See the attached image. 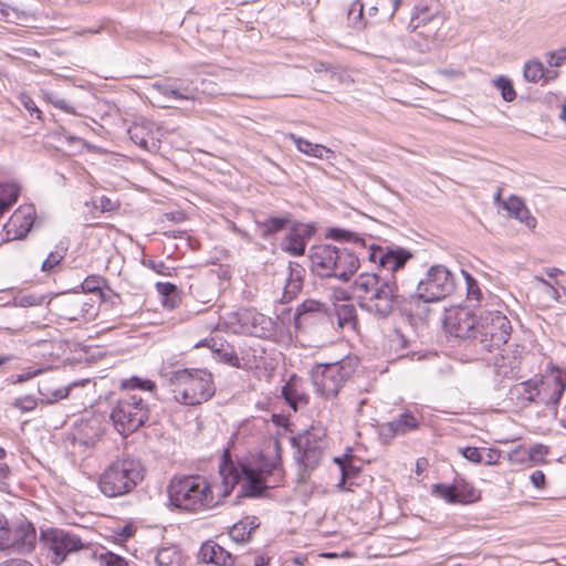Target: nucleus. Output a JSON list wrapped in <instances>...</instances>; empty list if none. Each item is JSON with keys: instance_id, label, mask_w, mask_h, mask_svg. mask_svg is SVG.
I'll return each instance as SVG.
<instances>
[{"instance_id": "obj_40", "label": "nucleus", "mask_w": 566, "mask_h": 566, "mask_svg": "<svg viewBox=\"0 0 566 566\" xmlns=\"http://www.w3.org/2000/svg\"><path fill=\"white\" fill-rule=\"evenodd\" d=\"M98 566H129L127 560L112 552L101 553L98 556Z\"/></svg>"}, {"instance_id": "obj_46", "label": "nucleus", "mask_w": 566, "mask_h": 566, "mask_svg": "<svg viewBox=\"0 0 566 566\" xmlns=\"http://www.w3.org/2000/svg\"><path fill=\"white\" fill-rule=\"evenodd\" d=\"M64 259V254L59 251L50 252L48 258L43 261L41 270L43 272H50L55 265H57Z\"/></svg>"}, {"instance_id": "obj_50", "label": "nucleus", "mask_w": 566, "mask_h": 566, "mask_svg": "<svg viewBox=\"0 0 566 566\" xmlns=\"http://www.w3.org/2000/svg\"><path fill=\"white\" fill-rule=\"evenodd\" d=\"M500 459V451L495 449H488L483 453V463L486 465H493L499 462Z\"/></svg>"}, {"instance_id": "obj_5", "label": "nucleus", "mask_w": 566, "mask_h": 566, "mask_svg": "<svg viewBox=\"0 0 566 566\" xmlns=\"http://www.w3.org/2000/svg\"><path fill=\"white\" fill-rule=\"evenodd\" d=\"M145 476L143 463L135 458L124 457L112 461L98 478V488L107 497L130 493Z\"/></svg>"}, {"instance_id": "obj_37", "label": "nucleus", "mask_w": 566, "mask_h": 566, "mask_svg": "<svg viewBox=\"0 0 566 566\" xmlns=\"http://www.w3.org/2000/svg\"><path fill=\"white\" fill-rule=\"evenodd\" d=\"M319 306H321L319 302L314 301V300H308V301L303 302L296 308V313H295V317H294L295 326L297 328H300L302 326V324L305 322L307 315L318 312Z\"/></svg>"}, {"instance_id": "obj_52", "label": "nucleus", "mask_w": 566, "mask_h": 566, "mask_svg": "<svg viewBox=\"0 0 566 566\" xmlns=\"http://www.w3.org/2000/svg\"><path fill=\"white\" fill-rule=\"evenodd\" d=\"M531 481L536 489H542L545 485V474L541 470H536L531 474Z\"/></svg>"}, {"instance_id": "obj_12", "label": "nucleus", "mask_w": 566, "mask_h": 566, "mask_svg": "<svg viewBox=\"0 0 566 566\" xmlns=\"http://www.w3.org/2000/svg\"><path fill=\"white\" fill-rule=\"evenodd\" d=\"M40 541L43 547L52 554L51 560L56 565L63 563L69 555L84 548L80 536L63 528L42 530Z\"/></svg>"}, {"instance_id": "obj_59", "label": "nucleus", "mask_w": 566, "mask_h": 566, "mask_svg": "<svg viewBox=\"0 0 566 566\" xmlns=\"http://www.w3.org/2000/svg\"><path fill=\"white\" fill-rule=\"evenodd\" d=\"M134 533V528L130 524H126L122 527L120 532L118 533V539L119 541H127Z\"/></svg>"}, {"instance_id": "obj_47", "label": "nucleus", "mask_w": 566, "mask_h": 566, "mask_svg": "<svg viewBox=\"0 0 566 566\" xmlns=\"http://www.w3.org/2000/svg\"><path fill=\"white\" fill-rule=\"evenodd\" d=\"M460 452L470 462L482 463L483 461V453L476 447H465L460 449Z\"/></svg>"}, {"instance_id": "obj_26", "label": "nucleus", "mask_w": 566, "mask_h": 566, "mask_svg": "<svg viewBox=\"0 0 566 566\" xmlns=\"http://www.w3.org/2000/svg\"><path fill=\"white\" fill-rule=\"evenodd\" d=\"M259 526L260 521L256 516H247L230 528L229 535L235 543H249L252 539L253 532L258 530Z\"/></svg>"}, {"instance_id": "obj_3", "label": "nucleus", "mask_w": 566, "mask_h": 566, "mask_svg": "<svg viewBox=\"0 0 566 566\" xmlns=\"http://www.w3.org/2000/svg\"><path fill=\"white\" fill-rule=\"evenodd\" d=\"M167 492L175 507L188 512L207 511L219 503L213 496L210 482L202 475L174 476Z\"/></svg>"}, {"instance_id": "obj_2", "label": "nucleus", "mask_w": 566, "mask_h": 566, "mask_svg": "<svg viewBox=\"0 0 566 566\" xmlns=\"http://www.w3.org/2000/svg\"><path fill=\"white\" fill-rule=\"evenodd\" d=\"M275 449H279L277 442H275ZM219 474L221 478V496H228L233 488L240 484L241 490L237 496L239 499L261 496L269 488L266 475L275 476L276 482L282 478L283 471L277 452L271 464H262L260 468L253 469L247 462L233 461L230 457V451L224 450L219 463Z\"/></svg>"}, {"instance_id": "obj_48", "label": "nucleus", "mask_w": 566, "mask_h": 566, "mask_svg": "<svg viewBox=\"0 0 566 566\" xmlns=\"http://www.w3.org/2000/svg\"><path fill=\"white\" fill-rule=\"evenodd\" d=\"M548 55L549 59L547 62L551 66H560L566 63V48L551 52Z\"/></svg>"}, {"instance_id": "obj_38", "label": "nucleus", "mask_w": 566, "mask_h": 566, "mask_svg": "<svg viewBox=\"0 0 566 566\" xmlns=\"http://www.w3.org/2000/svg\"><path fill=\"white\" fill-rule=\"evenodd\" d=\"M523 75L526 81L536 83L545 75L544 65L539 61H528L524 65Z\"/></svg>"}, {"instance_id": "obj_14", "label": "nucleus", "mask_w": 566, "mask_h": 566, "mask_svg": "<svg viewBox=\"0 0 566 566\" xmlns=\"http://www.w3.org/2000/svg\"><path fill=\"white\" fill-rule=\"evenodd\" d=\"M433 493L451 504H470L480 499L479 491L463 479H455L450 485L434 484Z\"/></svg>"}, {"instance_id": "obj_62", "label": "nucleus", "mask_w": 566, "mask_h": 566, "mask_svg": "<svg viewBox=\"0 0 566 566\" xmlns=\"http://www.w3.org/2000/svg\"><path fill=\"white\" fill-rule=\"evenodd\" d=\"M268 563H269V558L265 557L264 555L255 556L254 562H253L254 566H266Z\"/></svg>"}, {"instance_id": "obj_27", "label": "nucleus", "mask_w": 566, "mask_h": 566, "mask_svg": "<svg viewBox=\"0 0 566 566\" xmlns=\"http://www.w3.org/2000/svg\"><path fill=\"white\" fill-rule=\"evenodd\" d=\"M304 269L297 263H290L289 276L283 291V298L289 302L293 300L303 287Z\"/></svg>"}, {"instance_id": "obj_15", "label": "nucleus", "mask_w": 566, "mask_h": 566, "mask_svg": "<svg viewBox=\"0 0 566 566\" xmlns=\"http://www.w3.org/2000/svg\"><path fill=\"white\" fill-rule=\"evenodd\" d=\"M566 388V373L556 370L551 376L539 380L538 402L543 405H552L556 408Z\"/></svg>"}, {"instance_id": "obj_49", "label": "nucleus", "mask_w": 566, "mask_h": 566, "mask_svg": "<svg viewBox=\"0 0 566 566\" xmlns=\"http://www.w3.org/2000/svg\"><path fill=\"white\" fill-rule=\"evenodd\" d=\"M130 382L133 388H139L148 391H154L156 389V384L149 379H139L135 377Z\"/></svg>"}, {"instance_id": "obj_31", "label": "nucleus", "mask_w": 566, "mask_h": 566, "mask_svg": "<svg viewBox=\"0 0 566 566\" xmlns=\"http://www.w3.org/2000/svg\"><path fill=\"white\" fill-rule=\"evenodd\" d=\"M154 562L156 566H179L182 555L176 545L164 546L157 551Z\"/></svg>"}, {"instance_id": "obj_10", "label": "nucleus", "mask_w": 566, "mask_h": 566, "mask_svg": "<svg viewBox=\"0 0 566 566\" xmlns=\"http://www.w3.org/2000/svg\"><path fill=\"white\" fill-rule=\"evenodd\" d=\"M475 328V342L488 352L505 345L512 333L510 319L499 310L480 311Z\"/></svg>"}, {"instance_id": "obj_7", "label": "nucleus", "mask_w": 566, "mask_h": 566, "mask_svg": "<svg viewBox=\"0 0 566 566\" xmlns=\"http://www.w3.org/2000/svg\"><path fill=\"white\" fill-rule=\"evenodd\" d=\"M356 367V358L349 356L334 363L316 364L311 373L316 392L326 399L335 398Z\"/></svg>"}, {"instance_id": "obj_44", "label": "nucleus", "mask_w": 566, "mask_h": 566, "mask_svg": "<svg viewBox=\"0 0 566 566\" xmlns=\"http://www.w3.org/2000/svg\"><path fill=\"white\" fill-rule=\"evenodd\" d=\"M534 280L535 282H537V287L543 294H545L548 298L553 301L559 302L560 295L558 291L549 282H547L545 279L541 276H535Z\"/></svg>"}, {"instance_id": "obj_1", "label": "nucleus", "mask_w": 566, "mask_h": 566, "mask_svg": "<svg viewBox=\"0 0 566 566\" xmlns=\"http://www.w3.org/2000/svg\"><path fill=\"white\" fill-rule=\"evenodd\" d=\"M368 259L388 274L360 273L352 285V294L363 311L377 318L388 317L396 307L409 298L408 291L399 285L398 272L412 254L402 248L371 245Z\"/></svg>"}, {"instance_id": "obj_54", "label": "nucleus", "mask_w": 566, "mask_h": 566, "mask_svg": "<svg viewBox=\"0 0 566 566\" xmlns=\"http://www.w3.org/2000/svg\"><path fill=\"white\" fill-rule=\"evenodd\" d=\"M157 291L165 295V296H168L172 293H175L177 291V287L175 284L172 283H157Z\"/></svg>"}, {"instance_id": "obj_45", "label": "nucleus", "mask_w": 566, "mask_h": 566, "mask_svg": "<svg viewBox=\"0 0 566 566\" xmlns=\"http://www.w3.org/2000/svg\"><path fill=\"white\" fill-rule=\"evenodd\" d=\"M12 531L13 526L9 527L8 522L0 521V549H9L10 546H12L13 542L11 541L12 537Z\"/></svg>"}, {"instance_id": "obj_9", "label": "nucleus", "mask_w": 566, "mask_h": 566, "mask_svg": "<svg viewBox=\"0 0 566 566\" xmlns=\"http://www.w3.org/2000/svg\"><path fill=\"white\" fill-rule=\"evenodd\" d=\"M149 418V408L142 396L125 394L115 403L111 412L114 428L122 436L138 430Z\"/></svg>"}, {"instance_id": "obj_36", "label": "nucleus", "mask_w": 566, "mask_h": 566, "mask_svg": "<svg viewBox=\"0 0 566 566\" xmlns=\"http://www.w3.org/2000/svg\"><path fill=\"white\" fill-rule=\"evenodd\" d=\"M101 437V429L94 428L90 426L88 423H84L81 426V428L77 431V434L75 436V440H77L80 443L84 444L85 447H93Z\"/></svg>"}, {"instance_id": "obj_24", "label": "nucleus", "mask_w": 566, "mask_h": 566, "mask_svg": "<svg viewBox=\"0 0 566 566\" xmlns=\"http://www.w3.org/2000/svg\"><path fill=\"white\" fill-rule=\"evenodd\" d=\"M198 557L203 563L217 566H232L234 563L233 556L228 551L211 541L201 545Z\"/></svg>"}, {"instance_id": "obj_34", "label": "nucleus", "mask_w": 566, "mask_h": 566, "mask_svg": "<svg viewBox=\"0 0 566 566\" xmlns=\"http://www.w3.org/2000/svg\"><path fill=\"white\" fill-rule=\"evenodd\" d=\"M337 323L342 328L355 329L356 327V310L353 305H340L336 311Z\"/></svg>"}, {"instance_id": "obj_4", "label": "nucleus", "mask_w": 566, "mask_h": 566, "mask_svg": "<svg viewBox=\"0 0 566 566\" xmlns=\"http://www.w3.org/2000/svg\"><path fill=\"white\" fill-rule=\"evenodd\" d=\"M312 271L322 277L348 279L358 270V256L347 250L332 244H317L310 249Z\"/></svg>"}, {"instance_id": "obj_32", "label": "nucleus", "mask_w": 566, "mask_h": 566, "mask_svg": "<svg viewBox=\"0 0 566 566\" xmlns=\"http://www.w3.org/2000/svg\"><path fill=\"white\" fill-rule=\"evenodd\" d=\"M210 348L214 353L216 358L218 360H220L229 366H232V367H237V368L241 367L240 360H239V357H238L235 350L229 344H227V345L220 344L218 346V343L212 339V345H210Z\"/></svg>"}, {"instance_id": "obj_8", "label": "nucleus", "mask_w": 566, "mask_h": 566, "mask_svg": "<svg viewBox=\"0 0 566 566\" xmlns=\"http://www.w3.org/2000/svg\"><path fill=\"white\" fill-rule=\"evenodd\" d=\"M455 290L454 274L444 265L430 266L417 282L416 291L408 292L410 301L422 300L424 303L439 302Z\"/></svg>"}, {"instance_id": "obj_22", "label": "nucleus", "mask_w": 566, "mask_h": 566, "mask_svg": "<svg viewBox=\"0 0 566 566\" xmlns=\"http://www.w3.org/2000/svg\"><path fill=\"white\" fill-rule=\"evenodd\" d=\"M240 321L247 326L251 335L266 337L273 331V321L254 310H247L241 314Z\"/></svg>"}, {"instance_id": "obj_55", "label": "nucleus", "mask_w": 566, "mask_h": 566, "mask_svg": "<svg viewBox=\"0 0 566 566\" xmlns=\"http://www.w3.org/2000/svg\"><path fill=\"white\" fill-rule=\"evenodd\" d=\"M547 453V450L543 446H535L530 451V458L533 461L542 459Z\"/></svg>"}, {"instance_id": "obj_33", "label": "nucleus", "mask_w": 566, "mask_h": 566, "mask_svg": "<svg viewBox=\"0 0 566 566\" xmlns=\"http://www.w3.org/2000/svg\"><path fill=\"white\" fill-rule=\"evenodd\" d=\"M20 189L15 184L0 185V217L14 205L19 198Z\"/></svg>"}, {"instance_id": "obj_29", "label": "nucleus", "mask_w": 566, "mask_h": 566, "mask_svg": "<svg viewBox=\"0 0 566 566\" xmlns=\"http://www.w3.org/2000/svg\"><path fill=\"white\" fill-rule=\"evenodd\" d=\"M295 144L296 148L307 155L312 156L314 158L324 159L329 158V154H333L331 149L327 147L321 145V144H313L306 139H303L302 137H298L294 134H290L289 136Z\"/></svg>"}, {"instance_id": "obj_63", "label": "nucleus", "mask_w": 566, "mask_h": 566, "mask_svg": "<svg viewBox=\"0 0 566 566\" xmlns=\"http://www.w3.org/2000/svg\"><path fill=\"white\" fill-rule=\"evenodd\" d=\"M339 463H340V470H342V478H340V481L338 483V486L340 489H344V483H345L346 476L348 475V471H347V469L345 468V465L342 462H339Z\"/></svg>"}, {"instance_id": "obj_19", "label": "nucleus", "mask_w": 566, "mask_h": 566, "mask_svg": "<svg viewBox=\"0 0 566 566\" xmlns=\"http://www.w3.org/2000/svg\"><path fill=\"white\" fill-rule=\"evenodd\" d=\"M312 237V230L305 224H295L282 239L281 249L294 256L303 255L306 243Z\"/></svg>"}, {"instance_id": "obj_35", "label": "nucleus", "mask_w": 566, "mask_h": 566, "mask_svg": "<svg viewBox=\"0 0 566 566\" xmlns=\"http://www.w3.org/2000/svg\"><path fill=\"white\" fill-rule=\"evenodd\" d=\"M461 272L464 276L465 284H467L468 302L473 303V305H480L481 302L483 301V293L476 282V280L467 271L462 270Z\"/></svg>"}, {"instance_id": "obj_53", "label": "nucleus", "mask_w": 566, "mask_h": 566, "mask_svg": "<svg viewBox=\"0 0 566 566\" xmlns=\"http://www.w3.org/2000/svg\"><path fill=\"white\" fill-rule=\"evenodd\" d=\"M145 265H147L149 269L155 271L158 274H164L166 265L163 261H156V260H147L144 262Z\"/></svg>"}, {"instance_id": "obj_51", "label": "nucleus", "mask_w": 566, "mask_h": 566, "mask_svg": "<svg viewBox=\"0 0 566 566\" xmlns=\"http://www.w3.org/2000/svg\"><path fill=\"white\" fill-rule=\"evenodd\" d=\"M49 101L56 107V108H60V109H63L67 113H73V108L69 105V103L64 99V98H61V97H57V96H54L53 94L51 96H49Z\"/></svg>"}, {"instance_id": "obj_41", "label": "nucleus", "mask_w": 566, "mask_h": 566, "mask_svg": "<svg viewBox=\"0 0 566 566\" xmlns=\"http://www.w3.org/2000/svg\"><path fill=\"white\" fill-rule=\"evenodd\" d=\"M539 387V380L530 379L527 381H524L521 384L522 392L521 396L530 401H536V398H538V394H534L538 390Z\"/></svg>"}, {"instance_id": "obj_30", "label": "nucleus", "mask_w": 566, "mask_h": 566, "mask_svg": "<svg viewBox=\"0 0 566 566\" xmlns=\"http://www.w3.org/2000/svg\"><path fill=\"white\" fill-rule=\"evenodd\" d=\"M282 396L294 410L297 409L298 405H307L308 402V395L293 379L282 388Z\"/></svg>"}, {"instance_id": "obj_42", "label": "nucleus", "mask_w": 566, "mask_h": 566, "mask_svg": "<svg viewBox=\"0 0 566 566\" xmlns=\"http://www.w3.org/2000/svg\"><path fill=\"white\" fill-rule=\"evenodd\" d=\"M64 305L66 310L62 315L71 321L76 319L83 313V303L77 297L65 301Z\"/></svg>"}, {"instance_id": "obj_57", "label": "nucleus", "mask_w": 566, "mask_h": 566, "mask_svg": "<svg viewBox=\"0 0 566 566\" xmlns=\"http://www.w3.org/2000/svg\"><path fill=\"white\" fill-rule=\"evenodd\" d=\"M21 103L23 104V106L30 111V112H36V113H41L40 109L38 108V106L35 105L34 101L30 97V96H27V95H22L21 96Z\"/></svg>"}, {"instance_id": "obj_61", "label": "nucleus", "mask_w": 566, "mask_h": 566, "mask_svg": "<svg viewBox=\"0 0 566 566\" xmlns=\"http://www.w3.org/2000/svg\"><path fill=\"white\" fill-rule=\"evenodd\" d=\"M40 373V370H34V371H28V373H24V374H20L17 376V381L15 382H24L29 379H31L32 377L36 376L38 374Z\"/></svg>"}, {"instance_id": "obj_25", "label": "nucleus", "mask_w": 566, "mask_h": 566, "mask_svg": "<svg viewBox=\"0 0 566 566\" xmlns=\"http://www.w3.org/2000/svg\"><path fill=\"white\" fill-rule=\"evenodd\" d=\"M503 208L511 217L524 223L528 229L533 230L536 228L537 221L535 217L531 214L522 198L514 195L510 196L507 200L503 202Z\"/></svg>"}, {"instance_id": "obj_64", "label": "nucleus", "mask_w": 566, "mask_h": 566, "mask_svg": "<svg viewBox=\"0 0 566 566\" xmlns=\"http://www.w3.org/2000/svg\"><path fill=\"white\" fill-rule=\"evenodd\" d=\"M102 208L103 210H112L113 208V205H112V201L105 197L102 198Z\"/></svg>"}, {"instance_id": "obj_18", "label": "nucleus", "mask_w": 566, "mask_h": 566, "mask_svg": "<svg viewBox=\"0 0 566 566\" xmlns=\"http://www.w3.org/2000/svg\"><path fill=\"white\" fill-rule=\"evenodd\" d=\"M12 546L9 549L18 553H30L36 544V531L33 524L27 520H21L13 525Z\"/></svg>"}, {"instance_id": "obj_28", "label": "nucleus", "mask_w": 566, "mask_h": 566, "mask_svg": "<svg viewBox=\"0 0 566 566\" xmlns=\"http://www.w3.org/2000/svg\"><path fill=\"white\" fill-rule=\"evenodd\" d=\"M291 222V219L289 216L283 217H265L263 219L255 220L256 230L259 234L268 239L275 233L282 231L287 227V224Z\"/></svg>"}, {"instance_id": "obj_11", "label": "nucleus", "mask_w": 566, "mask_h": 566, "mask_svg": "<svg viewBox=\"0 0 566 566\" xmlns=\"http://www.w3.org/2000/svg\"><path fill=\"white\" fill-rule=\"evenodd\" d=\"M297 448V460L304 467L301 473V480L305 481L307 471L316 468L324 454L327 447L326 433L323 428L312 427L310 430L293 439Z\"/></svg>"}, {"instance_id": "obj_60", "label": "nucleus", "mask_w": 566, "mask_h": 566, "mask_svg": "<svg viewBox=\"0 0 566 566\" xmlns=\"http://www.w3.org/2000/svg\"><path fill=\"white\" fill-rule=\"evenodd\" d=\"M2 566H33L30 562L22 558H11L2 563Z\"/></svg>"}, {"instance_id": "obj_23", "label": "nucleus", "mask_w": 566, "mask_h": 566, "mask_svg": "<svg viewBox=\"0 0 566 566\" xmlns=\"http://www.w3.org/2000/svg\"><path fill=\"white\" fill-rule=\"evenodd\" d=\"M153 88L160 95L175 101L195 99L197 95V90L190 85L178 84L170 80L156 82L153 84Z\"/></svg>"}, {"instance_id": "obj_17", "label": "nucleus", "mask_w": 566, "mask_h": 566, "mask_svg": "<svg viewBox=\"0 0 566 566\" xmlns=\"http://www.w3.org/2000/svg\"><path fill=\"white\" fill-rule=\"evenodd\" d=\"M440 21L441 19L430 12L428 7H416L411 15L410 28H412L419 36L433 40L437 35V28Z\"/></svg>"}, {"instance_id": "obj_43", "label": "nucleus", "mask_w": 566, "mask_h": 566, "mask_svg": "<svg viewBox=\"0 0 566 566\" xmlns=\"http://www.w3.org/2000/svg\"><path fill=\"white\" fill-rule=\"evenodd\" d=\"M328 237L336 241H347V242L354 241L356 243L363 244V239L358 238L355 233L347 231V230H343V229H337V228L331 229L328 231Z\"/></svg>"}, {"instance_id": "obj_6", "label": "nucleus", "mask_w": 566, "mask_h": 566, "mask_svg": "<svg viewBox=\"0 0 566 566\" xmlns=\"http://www.w3.org/2000/svg\"><path fill=\"white\" fill-rule=\"evenodd\" d=\"M170 382L175 399L186 406L206 402L216 392L212 374L207 369H179Z\"/></svg>"}, {"instance_id": "obj_13", "label": "nucleus", "mask_w": 566, "mask_h": 566, "mask_svg": "<svg viewBox=\"0 0 566 566\" xmlns=\"http://www.w3.org/2000/svg\"><path fill=\"white\" fill-rule=\"evenodd\" d=\"M479 316L476 317L467 307H457L447 311L444 316V327L451 335L475 340Z\"/></svg>"}, {"instance_id": "obj_56", "label": "nucleus", "mask_w": 566, "mask_h": 566, "mask_svg": "<svg viewBox=\"0 0 566 566\" xmlns=\"http://www.w3.org/2000/svg\"><path fill=\"white\" fill-rule=\"evenodd\" d=\"M84 289L88 292L101 291V287L98 286V277H87L84 282Z\"/></svg>"}, {"instance_id": "obj_39", "label": "nucleus", "mask_w": 566, "mask_h": 566, "mask_svg": "<svg viewBox=\"0 0 566 566\" xmlns=\"http://www.w3.org/2000/svg\"><path fill=\"white\" fill-rule=\"evenodd\" d=\"M493 84L501 92L504 101L512 102L515 99L516 93L511 80L505 76H499L493 81Z\"/></svg>"}, {"instance_id": "obj_20", "label": "nucleus", "mask_w": 566, "mask_h": 566, "mask_svg": "<svg viewBox=\"0 0 566 566\" xmlns=\"http://www.w3.org/2000/svg\"><path fill=\"white\" fill-rule=\"evenodd\" d=\"M155 124L148 119L135 122L127 130L129 138L140 148L154 151L158 148V139L154 132Z\"/></svg>"}, {"instance_id": "obj_58", "label": "nucleus", "mask_w": 566, "mask_h": 566, "mask_svg": "<svg viewBox=\"0 0 566 566\" xmlns=\"http://www.w3.org/2000/svg\"><path fill=\"white\" fill-rule=\"evenodd\" d=\"M70 387H63L54 390L53 398L49 399V402L57 401L64 399L69 396Z\"/></svg>"}, {"instance_id": "obj_16", "label": "nucleus", "mask_w": 566, "mask_h": 566, "mask_svg": "<svg viewBox=\"0 0 566 566\" xmlns=\"http://www.w3.org/2000/svg\"><path fill=\"white\" fill-rule=\"evenodd\" d=\"M35 219L36 211L33 205L20 206L4 226L7 234L14 240L24 238L32 229Z\"/></svg>"}, {"instance_id": "obj_21", "label": "nucleus", "mask_w": 566, "mask_h": 566, "mask_svg": "<svg viewBox=\"0 0 566 566\" xmlns=\"http://www.w3.org/2000/svg\"><path fill=\"white\" fill-rule=\"evenodd\" d=\"M420 426V420L413 412L407 410L399 415L392 421L381 426L380 434L386 438L395 436H405L410 431L417 430Z\"/></svg>"}]
</instances>
